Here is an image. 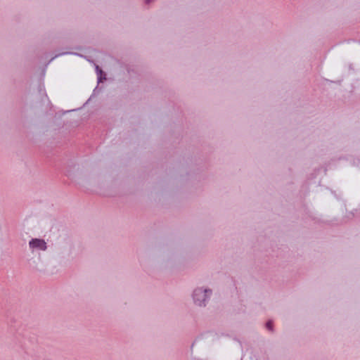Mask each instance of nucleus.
Here are the masks:
<instances>
[{"instance_id": "nucleus-2", "label": "nucleus", "mask_w": 360, "mask_h": 360, "mask_svg": "<svg viewBox=\"0 0 360 360\" xmlns=\"http://www.w3.org/2000/svg\"><path fill=\"white\" fill-rule=\"evenodd\" d=\"M30 248L32 250H45L46 249V243L42 239L34 238L30 241Z\"/></svg>"}, {"instance_id": "nucleus-1", "label": "nucleus", "mask_w": 360, "mask_h": 360, "mask_svg": "<svg viewBox=\"0 0 360 360\" xmlns=\"http://www.w3.org/2000/svg\"><path fill=\"white\" fill-rule=\"evenodd\" d=\"M208 292L210 294L211 291L207 290H202L200 288L196 289L193 293L194 302L199 306H202L204 304V302L207 297Z\"/></svg>"}, {"instance_id": "nucleus-3", "label": "nucleus", "mask_w": 360, "mask_h": 360, "mask_svg": "<svg viewBox=\"0 0 360 360\" xmlns=\"http://www.w3.org/2000/svg\"><path fill=\"white\" fill-rule=\"evenodd\" d=\"M272 324H273V323H272V321H268V322L266 323V328H267L269 330H272Z\"/></svg>"}]
</instances>
